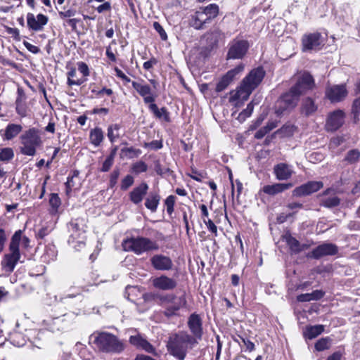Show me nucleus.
I'll return each mask as SVG.
<instances>
[{"instance_id":"nucleus-1","label":"nucleus","mask_w":360,"mask_h":360,"mask_svg":"<svg viewBox=\"0 0 360 360\" xmlns=\"http://www.w3.org/2000/svg\"><path fill=\"white\" fill-rule=\"evenodd\" d=\"M314 86V80L309 73L304 72L300 75L295 84L276 103V114L281 116L291 111L297 105L300 96L312 90Z\"/></svg>"},{"instance_id":"nucleus-2","label":"nucleus","mask_w":360,"mask_h":360,"mask_svg":"<svg viewBox=\"0 0 360 360\" xmlns=\"http://www.w3.org/2000/svg\"><path fill=\"white\" fill-rule=\"evenodd\" d=\"M265 75L262 68H255L243 78L240 86L230 93L229 101L235 106H240L247 101L252 92L259 86Z\"/></svg>"},{"instance_id":"nucleus-3","label":"nucleus","mask_w":360,"mask_h":360,"mask_svg":"<svg viewBox=\"0 0 360 360\" xmlns=\"http://www.w3.org/2000/svg\"><path fill=\"white\" fill-rule=\"evenodd\" d=\"M198 343L193 336L186 332H180L172 335L167 344L169 352L178 359L184 360L186 357L188 345H195Z\"/></svg>"},{"instance_id":"nucleus-4","label":"nucleus","mask_w":360,"mask_h":360,"mask_svg":"<svg viewBox=\"0 0 360 360\" xmlns=\"http://www.w3.org/2000/svg\"><path fill=\"white\" fill-rule=\"evenodd\" d=\"M122 247L124 251L133 252L137 255L159 250V245L155 240L143 236L131 237L124 240Z\"/></svg>"},{"instance_id":"nucleus-5","label":"nucleus","mask_w":360,"mask_h":360,"mask_svg":"<svg viewBox=\"0 0 360 360\" xmlns=\"http://www.w3.org/2000/svg\"><path fill=\"white\" fill-rule=\"evenodd\" d=\"M21 233L22 231L18 230L13 235L9 245V253L6 254L1 261L2 267L10 273L14 270L21 257L19 249Z\"/></svg>"},{"instance_id":"nucleus-6","label":"nucleus","mask_w":360,"mask_h":360,"mask_svg":"<svg viewBox=\"0 0 360 360\" xmlns=\"http://www.w3.org/2000/svg\"><path fill=\"white\" fill-rule=\"evenodd\" d=\"M219 13V7L217 4H212L195 11L191 15L189 25L196 30L204 28V25L217 17Z\"/></svg>"},{"instance_id":"nucleus-7","label":"nucleus","mask_w":360,"mask_h":360,"mask_svg":"<svg viewBox=\"0 0 360 360\" xmlns=\"http://www.w3.org/2000/svg\"><path fill=\"white\" fill-rule=\"evenodd\" d=\"M20 141L22 145L20 148L21 153L25 155L34 156L37 148L42 143L41 132L37 128H30L20 136Z\"/></svg>"},{"instance_id":"nucleus-8","label":"nucleus","mask_w":360,"mask_h":360,"mask_svg":"<svg viewBox=\"0 0 360 360\" xmlns=\"http://www.w3.org/2000/svg\"><path fill=\"white\" fill-rule=\"evenodd\" d=\"M95 344L104 352L120 354L124 351V344L115 335L108 333H101L95 338Z\"/></svg>"},{"instance_id":"nucleus-9","label":"nucleus","mask_w":360,"mask_h":360,"mask_svg":"<svg viewBox=\"0 0 360 360\" xmlns=\"http://www.w3.org/2000/svg\"><path fill=\"white\" fill-rule=\"evenodd\" d=\"M70 233L68 243L75 249L79 250L84 245L85 229L81 219L72 220L68 226Z\"/></svg>"},{"instance_id":"nucleus-10","label":"nucleus","mask_w":360,"mask_h":360,"mask_svg":"<svg viewBox=\"0 0 360 360\" xmlns=\"http://www.w3.org/2000/svg\"><path fill=\"white\" fill-rule=\"evenodd\" d=\"M131 85L139 95L142 97L145 104L150 105L155 101L158 95L151 87L143 79L139 82L132 81Z\"/></svg>"},{"instance_id":"nucleus-11","label":"nucleus","mask_w":360,"mask_h":360,"mask_svg":"<svg viewBox=\"0 0 360 360\" xmlns=\"http://www.w3.org/2000/svg\"><path fill=\"white\" fill-rule=\"evenodd\" d=\"M249 44L246 40L233 39L229 44L227 59H241L246 54Z\"/></svg>"},{"instance_id":"nucleus-12","label":"nucleus","mask_w":360,"mask_h":360,"mask_svg":"<svg viewBox=\"0 0 360 360\" xmlns=\"http://www.w3.org/2000/svg\"><path fill=\"white\" fill-rule=\"evenodd\" d=\"M345 84H334L326 89V96L331 103L342 101L347 96Z\"/></svg>"},{"instance_id":"nucleus-13","label":"nucleus","mask_w":360,"mask_h":360,"mask_svg":"<svg viewBox=\"0 0 360 360\" xmlns=\"http://www.w3.org/2000/svg\"><path fill=\"white\" fill-rule=\"evenodd\" d=\"M150 262L153 268L157 271H171L174 266L172 259L162 254L153 255Z\"/></svg>"},{"instance_id":"nucleus-14","label":"nucleus","mask_w":360,"mask_h":360,"mask_svg":"<svg viewBox=\"0 0 360 360\" xmlns=\"http://www.w3.org/2000/svg\"><path fill=\"white\" fill-rule=\"evenodd\" d=\"M153 286L160 290H172L177 286V282L175 279L170 278L165 274L151 278Z\"/></svg>"},{"instance_id":"nucleus-15","label":"nucleus","mask_w":360,"mask_h":360,"mask_svg":"<svg viewBox=\"0 0 360 360\" xmlns=\"http://www.w3.org/2000/svg\"><path fill=\"white\" fill-rule=\"evenodd\" d=\"M323 186L321 181H311L304 184L292 191V195L295 197H302L310 195L320 190Z\"/></svg>"},{"instance_id":"nucleus-16","label":"nucleus","mask_w":360,"mask_h":360,"mask_svg":"<svg viewBox=\"0 0 360 360\" xmlns=\"http://www.w3.org/2000/svg\"><path fill=\"white\" fill-rule=\"evenodd\" d=\"M345 122V113L338 110L330 113L328 116L326 129L327 131H334L338 129Z\"/></svg>"},{"instance_id":"nucleus-17","label":"nucleus","mask_w":360,"mask_h":360,"mask_svg":"<svg viewBox=\"0 0 360 360\" xmlns=\"http://www.w3.org/2000/svg\"><path fill=\"white\" fill-rule=\"evenodd\" d=\"M48 21V17L44 14H38L35 16L33 13H28L27 15V26L30 30L35 32L43 30Z\"/></svg>"},{"instance_id":"nucleus-18","label":"nucleus","mask_w":360,"mask_h":360,"mask_svg":"<svg viewBox=\"0 0 360 360\" xmlns=\"http://www.w3.org/2000/svg\"><path fill=\"white\" fill-rule=\"evenodd\" d=\"M338 247L332 243H323L314 248L309 257L314 259H319L324 256L334 255L338 252Z\"/></svg>"},{"instance_id":"nucleus-19","label":"nucleus","mask_w":360,"mask_h":360,"mask_svg":"<svg viewBox=\"0 0 360 360\" xmlns=\"http://www.w3.org/2000/svg\"><path fill=\"white\" fill-rule=\"evenodd\" d=\"M302 42L304 51L316 50L322 44L321 35L318 32L305 34L302 37Z\"/></svg>"},{"instance_id":"nucleus-20","label":"nucleus","mask_w":360,"mask_h":360,"mask_svg":"<svg viewBox=\"0 0 360 360\" xmlns=\"http://www.w3.org/2000/svg\"><path fill=\"white\" fill-rule=\"evenodd\" d=\"M188 326L191 332L194 335V338L197 341L200 340L202 334V320L199 315L193 314H191L188 321Z\"/></svg>"},{"instance_id":"nucleus-21","label":"nucleus","mask_w":360,"mask_h":360,"mask_svg":"<svg viewBox=\"0 0 360 360\" xmlns=\"http://www.w3.org/2000/svg\"><path fill=\"white\" fill-rule=\"evenodd\" d=\"M129 341L131 345L136 347L137 349H143L148 353L155 352L153 346L140 334L130 336Z\"/></svg>"},{"instance_id":"nucleus-22","label":"nucleus","mask_w":360,"mask_h":360,"mask_svg":"<svg viewBox=\"0 0 360 360\" xmlns=\"http://www.w3.org/2000/svg\"><path fill=\"white\" fill-rule=\"evenodd\" d=\"M274 173L278 180L284 181L292 176L293 170L291 166L285 163H279L274 166Z\"/></svg>"},{"instance_id":"nucleus-23","label":"nucleus","mask_w":360,"mask_h":360,"mask_svg":"<svg viewBox=\"0 0 360 360\" xmlns=\"http://www.w3.org/2000/svg\"><path fill=\"white\" fill-rule=\"evenodd\" d=\"M186 300L184 295L176 297L174 295V299L171 302L167 310L165 311V315L171 316L175 315L181 308L186 307Z\"/></svg>"},{"instance_id":"nucleus-24","label":"nucleus","mask_w":360,"mask_h":360,"mask_svg":"<svg viewBox=\"0 0 360 360\" xmlns=\"http://www.w3.org/2000/svg\"><path fill=\"white\" fill-rule=\"evenodd\" d=\"M148 190V184L145 182L141 183L131 191L129 194L130 200L134 204L140 203L146 195Z\"/></svg>"},{"instance_id":"nucleus-25","label":"nucleus","mask_w":360,"mask_h":360,"mask_svg":"<svg viewBox=\"0 0 360 360\" xmlns=\"http://www.w3.org/2000/svg\"><path fill=\"white\" fill-rule=\"evenodd\" d=\"M293 186L292 183H276L272 185H266L262 188V191L269 195H275L281 193Z\"/></svg>"},{"instance_id":"nucleus-26","label":"nucleus","mask_w":360,"mask_h":360,"mask_svg":"<svg viewBox=\"0 0 360 360\" xmlns=\"http://www.w3.org/2000/svg\"><path fill=\"white\" fill-rule=\"evenodd\" d=\"M318 109V105L315 101L310 98L307 97L304 98L301 104V113L305 116H311L316 112Z\"/></svg>"},{"instance_id":"nucleus-27","label":"nucleus","mask_w":360,"mask_h":360,"mask_svg":"<svg viewBox=\"0 0 360 360\" xmlns=\"http://www.w3.org/2000/svg\"><path fill=\"white\" fill-rule=\"evenodd\" d=\"M148 108L153 113L156 118L162 120L167 122L170 121L169 112L165 108L159 109L158 105L154 102L148 105Z\"/></svg>"},{"instance_id":"nucleus-28","label":"nucleus","mask_w":360,"mask_h":360,"mask_svg":"<svg viewBox=\"0 0 360 360\" xmlns=\"http://www.w3.org/2000/svg\"><path fill=\"white\" fill-rule=\"evenodd\" d=\"M57 257V250L54 245L49 244L45 247L44 252L41 255L43 262L49 263L54 261Z\"/></svg>"},{"instance_id":"nucleus-29","label":"nucleus","mask_w":360,"mask_h":360,"mask_svg":"<svg viewBox=\"0 0 360 360\" xmlns=\"http://www.w3.org/2000/svg\"><path fill=\"white\" fill-rule=\"evenodd\" d=\"M160 196L158 193H150L146 199L145 206L152 212H156L160 203Z\"/></svg>"},{"instance_id":"nucleus-30","label":"nucleus","mask_w":360,"mask_h":360,"mask_svg":"<svg viewBox=\"0 0 360 360\" xmlns=\"http://www.w3.org/2000/svg\"><path fill=\"white\" fill-rule=\"evenodd\" d=\"M285 241L288 246L290 247V250L295 252H301L305 249L308 248V245L306 244H300L299 241L291 236L290 235H287L285 236Z\"/></svg>"},{"instance_id":"nucleus-31","label":"nucleus","mask_w":360,"mask_h":360,"mask_svg":"<svg viewBox=\"0 0 360 360\" xmlns=\"http://www.w3.org/2000/svg\"><path fill=\"white\" fill-rule=\"evenodd\" d=\"M324 293L321 290H316L311 293L301 294L297 297L298 302H304L311 300H318L323 297Z\"/></svg>"},{"instance_id":"nucleus-32","label":"nucleus","mask_w":360,"mask_h":360,"mask_svg":"<svg viewBox=\"0 0 360 360\" xmlns=\"http://www.w3.org/2000/svg\"><path fill=\"white\" fill-rule=\"evenodd\" d=\"M221 35V32L219 29H214L205 35V39L209 46L212 48L217 44Z\"/></svg>"},{"instance_id":"nucleus-33","label":"nucleus","mask_w":360,"mask_h":360,"mask_svg":"<svg viewBox=\"0 0 360 360\" xmlns=\"http://www.w3.org/2000/svg\"><path fill=\"white\" fill-rule=\"evenodd\" d=\"M91 143L96 147L98 146L104 139L103 132L99 127L91 130L89 134Z\"/></svg>"},{"instance_id":"nucleus-34","label":"nucleus","mask_w":360,"mask_h":360,"mask_svg":"<svg viewBox=\"0 0 360 360\" xmlns=\"http://www.w3.org/2000/svg\"><path fill=\"white\" fill-rule=\"evenodd\" d=\"M22 130V127L20 124H8L4 131V139L11 140L15 137Z\"/></svg>"},{"instance_id":"nucleus-35","label":"nucleus","mask_w":360,"mask_h":360,"mask_svg":"<svg viewBox=\"0 0 360 360\" xmlns=\"http://www.w3.org/2000/svg\"><path fill=\"white\" fill-rule=\"evenodd\" d=\"M323 330L324 326L323 325L308 326L306 328L304 335L307 338L311 340L321 334Z\"/></svg>"},{"instance_id":"nucleus-36","label":"nucleus","mask_w":360,"mask_h":360,"mask_svg":"<svg viewBox=\"0 0 360 360\" xmlns=\"http://www.w3.org/2000/svg\"><path fill=\"white\" fill-rule=\"evenodd\" d=\"M256 99L254 98L248 105H247V108L243 110L241 112H240V114L238 115L237 119L238 120V121L240 122H244L246 118L249 117L252 112H253V109H254V105L255 104H258L259 103V100L255 101Z\"/></svg>"},{"instance_id":"nucleus-37","label":"nucleus","mask_w":360,"mask_h":360,"mask_svg":"<svg viewBox=\"0 0 360 360\" xmlns=\"http://www.w3.org/2000/svg\"><path fill=\"white\" fill-rule=\"evenodd\" d=\"M120 126L118 124H110L108 128V138L111 143H114L120 136Z\"/></svg>"},{"instance_id":"nucleus-38","label":"nucleus","mask_w":360,"mask_h":360,"mask_svg":"<svg viewBox=\"0 0 360 360\" xmlns=\"http://www.w3.org/2000/svg\"><path fill=\"white\" fill-rule=\"evenodd\" d=\"M158 304L167 310L169 306L174 299V294L157 295L155 296Z\"/></svg>"},{"instance_id":"nucleus-39","label":"nucleus","mask_w":360,"mask_h":360,"mask_svg":"<svg viewBox=\"0 0 360 360\" xmlns=\"http://www.w3.org/2000/svg\"><path fill=\"white\" fill-rule=\"evenodd\" d=\"M77 71L75 68H72L68 73V84L70 86L82 84L86 79H75Z\"/></svg>"},{"instance_id":"nucleus-40","label":"nucleus","mask_w":360,"mask_h":360,"mask_svg":"<svg viewBox=\"0 0 360 360\" xmlns=\"http://www.w3.org/2000/svg\"><path fill=\"white\" fill-rule=\"evenodd\" d=\"M245 68V65L240 63L235 68L229 70L224 76L228 79L229 82H232L237 75L241 73Z\"/></svg>"},{"instance_id":"nucleus-41","label":"nucleus","mask_w":360,"mask_h":360,"mask_svg":"<svg viewBox=\"0 0 360 360\" xmlns=\"http://www.w3.org/2000/svg\"><path fill=\"white\" fill-rule=\"evenodd\" d=\"M360 158V152L357 149H353L349 150L345 158V160L347 161L349 164H353L356 162Z\"/></svg>"},{"instance_id":"nucleus-42","label":"nucleus","mask_w":360,"mask_h":360,"mask_svg":"<svg viewBox=\"0 0 360 360\" xmlns=\"http://www.w3.org/2000/svg\"><path fill=\"white\" fill-rule=\"evenodd\" d=\"M16 111L21 117L27 115V108L23 103V98L21 96L16 99Z\"/></svg>"},{"instance_id":"nucleus-43","label":"nucleus","mask_w":360,"mask_h":360,"mask_svg":"<svg viewBox=\"0 0 360 360\" xmlns=\"http://www.w3.org/2000/svg\"><path fill=\"white\" fill-rule=\"evenodd\" d=\"M14 156V153L11 148H4L0 151V161L6 162L11 160Z\"/></svg>"},{"instance_id":"nucleus-44","label":"nucleus","mask_w":360,"mask_h":360,"mask_svg":"<svg viewBox=\"0 0 360 360\" xmlns=\"http://www.w3.org/2000/svg\"><path fill=\"white\" fill-rule=\"evenodd\" d=\"M148 169L147 165L143 161H138L132 165L131 172L135 174L145 172Z\"/></svg>"},{"instance_id":"nucleus-45","label":"nucleus","mask_w":360,"mask_h":360,"mask_svg":"<svg viewBox=\"0 0 360 360\" xmlns=\"http://www.w3.org/2000/svg\"><path fill=\"white\" fill-rule=\"evenodd\" d=\"M115 154V150L113 152H112V153L109 156H108L106 158V159L103 162L102 167L101 169V170L102 172H105L109 171V169L113 165Z\"/></svg>"},{"instance_id":"nucleus-46","label":"nucleus","mask_w":360,"mask_h":360,"mask_svg":"<svg viewBox=\"0 0 360 360\" xmlns=\"http://www.w3.org/2000/svg\"><path fill=\"white\" fill-rule=\"evenodd\" d=\"M330 339L328 338H321L315 344V348L317 351H323L329 348Z\"/></svg>"},{"instance_id":"nucleus-47","label":"nucleus","mask_w":360,"mask_h":360,"mask_svg":"<svg viewBox=\"0 0 360 360\" xmlns=\"http://www.w3.org/2000/svg\"><path fill=\"white\" fill-rule=\"evenodd\" d=\"M49 204L51 206L53 212H56L60 205V199L58 194L51 193L49 198Z\"/></svg>"},{"instance_id":"nucleus-48","label":"nucleus","mask_w":360,"mask_h":360,"mask_svg":"<svg viewBox=\"0 0 360 360\" xmlns=\"http://www.w3.org/2000/svg\"><path fill=\"white\" fill-rule=\"evenodd\" d=\"M340 200L337 196H333L322 200V205L327 207H332L338 205Z\"/></svg>"},{"instance_id":"nucleus-49","label":"nucleus","mask_w":360,"mask_h":360,"mask_svg":"<svg viewBox=\"0 0 360 360\" xmlns=\"http://www.w3.org/2000/svg\"><path fill=\"white\" fill-rule=\"evenodd\" d=\"M175 200H176L175 196H174V195H169L166 198V200L165 201V204L166 207H167V212L169 214H171L174 212V204H175Z\"/></svg>"},{"instance_id":"nucleus-50","label":"nucleus","mask_w":360,"mask_h":360,"mask_svg":"<svg viewBox=\"0 0 360 360\" xmlns=\"http://www.w3.org/2000/svg\"><path fill=\"white\" fill-rule=\"evenodd\" d=\"M134 177L131 175H127L122 180L121 183V189L127 190L134 184Z\"/></svg>"},{"instance_id":"nucleus-51","label":"nucleus","mask_w":360,"mask_h":360,"mask_svg":"<svg viewBox=\"0 0 360 360\" xmlns=\"http://www.w3.org/2000/svg\"><path fill=\"white\" fill-rule=\"evenodd\" d=\"M153 26V28L159 33L162 40H166L167 39V33L158 22H154Z\"/></svg>"},{"instance_id":"nucleus-52","label":"nucleus","mask_w":360,"mask_h":360,"mask_svg":"<svg viewBox=\"0 0 360 360\" xmlns=\"http://www.w3.org/2000/svg\"><path fill=\"white\" fill-rule=\"evenodd\" d=\"M230 83L231 82H229L228 79L225 76H224L217 85V91L219 92L224 90L229 85Z\"/></svg>"},{"instance_id":"nucleus-53","label":"nucleus","mask_w":360,"mask_h":360,"mask_svg":"<svg viewBox=\"0 0 360 360\" xmlns=\"http://www.w3.org/2000/svg\"><path fill=\"white\" fill-rule=\"evenodd\" d=\"M79 71L83 75L84 77H88L89 75V69L88 65L84 62H79L77 63Z\"/></svg>"},{"instance_id":"nucleus-54","label":"nucleus","mask_w":360,"mask_h":360,"mask_svg":"<svg viewBox=\"0 0 360 360\" xmlns=\"http://www.w3.org/2000/svg\"><path fill=\"white\" fill-rule=\"evenodd\" d=\"M119 176L120 170L118 169H114L113 172L111 173L110 178V186L111 188L114 187L116 185Z\"/></svg>"},{"instance_id":"nucleus-55","label":"nucleus","mask_w":360,"mask_h":360,"mask_svg":"<svg viewBox=\"0 0 360 360\" xmlns=\"http://www.w3.org/2000/svg\"><path fill=\"white\" fill-rule=\"evenodd\" d=\"M76 14V11L73 9H68L66 11H59L58 15L60 18L65 19L68 18H71L75 16Z\"/></svg>"},{"instance_id":"nucleus-56","label":"nucleus","mask_w":360,"mask_h":360,"mask_svg":"<svg viewBox=\"0 0 360 360\" xmlns=\"http://www.w3.org/2000/svg\"><path fill=\"white\" fill-rule=\"evenodd\" d=\"M296 128L294 125H285L281 129V133L284 134L286 136H291L293 134Z\"/></svg>"},{"instance_id":"nucleus-57","label":"nucleus","mask_w":360,"mask_h":360,"mask_svg":"<svg viewBox=\"0 0 360 360\" xmlns=\"http://www.w3.org/2000/svg\"><path fill=\"white\" fill-rule=\"evenodd\" d=\"M204 223L206 224L208 230L213 233L215 236L217 234V227L211 219H203Z\"/></svg>"},{"instance_id":"nucleus-58","label":"nucleus","mask_w":360,"mask_h":360,"mask_svg":"<svg viewBox=\"0 0 360 360\" xmlns=\"http://www.w3.org/2000/svg\"><path fill=\"white\" fill-rule=\"evenodd\" d=\"M92 93H94L96 96L101 97L103 94H105L108 96H111L112 94V90L111 89L103 88L99 91H96L95 89H92Z\"/></svg>"},{"instance_id":"nucleus-59","label":"nucleus","mask_w":360,"mask_h":360,"mask_svg":"<svg viewBox=\"0 0 360 360\" xmlns=\"http://www.w3.org/2000/svg\"><path fill=\"white\" fill-rule=\"evenodd\" d=\"M115 72L116 73V76L120 79H122L124 82L127 83L131 82L130 78L127 77L121 70L118 68H115Z\"/></svg>"},{"instance_id":"nucleus-60","label":"nucleus","mask_w":360,"mask_h":360,"mask_svg":"<svg viewBox=\"0 0 360 360\" xmlns=\"http://www.w3.org/2000/svg\"><path fill=\"white\" fill-rule=\"evenodd\" d=\"M23 45L26 47V49L29 51H30L32 53H34V54L38 53L40 51V49L37 46L32 45V44L29 43L27 41H23Z\"/></svg>"},{"instance_id":"nucleus-61","label":"nucleus","mask_w":360,"mask_h":360,"mask_svg":"<svg viewBox=\"0 0 360 360\" xmlns=\"http://www.w3.org/2000/svg\"><path fill=\"white\" fill-rule=\"evenodd\" d=\"M157 63V60L154 58H151L150 60H148V61H146L143 66V68L146 70H149L150 69H151L154 65H155Z\"/></svg>"},{"instance_id":"nucleus-62","label":"nucleus","mask_w":360,"mask_h":360,"mask_svg":"<svg viewBox=\"0 0 360 360\" xmlns=\"http://www.w3.org/2000/svg\"><path fill=\"white\" fill-rule=\"evenodd\" d=\"M30 240L28 237L21 235V240L20 241V245L25 249H27L30 247Z\"/></svg>"},{"instance_id":"nucleus-63","label":"nucleus","mask_w":360,"mask_h":360,"mask_svg":"<svg viewBox=\"0 0 360 360\" xmlns=\"http://www.w3.org/2000/svg\"><path fill=\"white\" fill-rule=\"evenodd\" d=\"M267 133H269L268 129L266 128V127H264L255 133V137L256 139H260L263 138Z\"/></svg>"},{"instance_id":"nucleus-64","label":"nucleus","mask_w":360,"mask_h":360,"mask_svg":"<svg viewBox=\"0 0 360 360\" xmlns=\"http://www.w3.org/2000/svg\"><path fill=\"white\" fill-rule=\"evenodd\" d=\"M352 109H353L354 113L357 114V115L359 113V112H360V97L357 98L356 99H355L354 101Z\"/></svg>"}]
</instances>
